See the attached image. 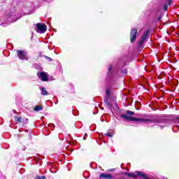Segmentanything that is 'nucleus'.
<instances>
[{
    "label": "nucleus",
    "mask_w": 179,
    "mask_h": 179,
    "mask_svg": "<svg viewBox=\"0 0 179 179\" xmlns=\"http://www.w3.org/2000/svg\"><path fill=\"white\" fill-rule=\"evenodd\" d=\"M157 20V22H162V15H159Z\"/></svg>",
    "instance_id": "nucleus-28"
},
{
    "label": "nucleus",
    "mask_w": 179,
    "mask_h": 179,
    "mask_svg": "<svg viewBox=\"0 0 179 179\" xmlns=\"http://www.w3.org/2000/svg\"><path fill=\"white\" fill-rule=\"evenodd\" d=\"M17 57L20 59H25V61L29 60V57H27V56H26V55H27V51L17 50Z\"/></svg>",
    "instance_id": "nucleus-4"
},
{
    "label": "nucleus",
    "mask_w": 179,
    "mask_h": 179,
    "mask_svg": "<svg viewBox=\"0 0 179 179\" xmlns=\"http://www.w3.org/2000/svg\"><path fill=\"white\" fill-rule=\"evenodd\" d=\"M40 90H41L43 96H47V94H48V92H47V90H45L44 87H41Z\"/></svg>",
    "instance_id": "nucleus-13"
},
{
    "label": "nucleus",
    "mask_w": 179,
    "mask_h": 179,
    "mask_svg": "<svg viewBox=\"0 0 179 179\" xmlns=\"http://www.w3.org/2000/svg\"><path fill=\"white\" fill-rule=\"evenodd\" d=\"M149 33H150V29H147L143 35L141 36L139 42H138V47H142V45H143V43H145V41H146V38H148V36H149Z\"/></svg>",
    "instance_id": "nucleus-3"
},
{
    "label": "nucleus",
    "mask_w": 179,
    "mask_h": 179,
    "mask_svg": "<svg viewBox=\"0 0 179 179\" xmlns=\"http://www.w3.org/2000/svg\"><path fill=\"white\" fill-rule=\"evenodd\" d=\"M36 28H35V30L41 34H43L47 31V26L45 24L37 23L36 24Z\"/></svg>",
    "instance_id": "nucleus-1"
},
{
    "label": "nucleus",
    "mask_w": 179,
    "mask_h": 179,
    "mask_svg": "<svg viewBox=\"0 0 179 179\" xmlns=\"http://www.w3.org/2000/svg\"><path fill=\"white\" fill-rule=\"evenodd\" d=\"M114 106H115V108L116 110H118L120 108V107H118V103H117V102H115V103H114Z\"/></svg>",
    "instance_id": "nucleus-27"
},
{
    "label": "nucleus",
    "mask_w": 179,
    "mask_h": 179,
    "mask_svg": "<svg viewBox=\"0 0 179 179\" xmlns=\"http://www.w3.org/2000/svg\"><path fill=\"white\" fill-rule=\"evenodd\" d=\"M176 83H178V80H176Z\"/></svg>",
    "instance_id": "nucleus-40"
},
{
    "label": "nucleus",
    "mask_w": 179,
    "mask_h": 179,
    "mask_svg": "<svg viewBox=\"0 0 179 179\" xmlns=\"http://www.w3.org/2000/svg\"><path fill=\"white\" fill-rule=\"evenodd\" d=\"M141 106H142V104L141 103V102H139L138 101H136L135 107H136V110H140Z\"/></svg>",
    "instance_id": "nucleus-15"
},
{
    "label": "nucleus",
    "mask_w": 179,
    "mask_h": 179,
    "mask_svg": "<svg viewBox=\"0 0 179 179\" xmlns=\"http://www.w3.org/2000/svg\"><path fill=\"white\" fill-rule=\"evenodd\" d=\"M136 34H138V29L134 28L130 31V41L131 43H135L136 40Z\"/></svg>",
    "instance_id": "nucleus-6"
},
{
    "label": "nucleus",
    "mask_w": 179,
    "mask_h": 179,
    "mask_svg": "<svg viewBox=\"0 0 179 179\" xmlns=\"http://www.w3.org/2000/svg\"><path fill=\"white\" fill-rule=\"evenodd\" d=\"M128 121H131L134 122H152L150 119L138 118L129 116Z\"/></svg>",
    "instance_id": "nucleus-2"
},
{
    "label": "nucleus",
    "mask_w": 179,
    "mask_h": 179,
    "mask_svg": "<svg viewBox=\"0 0 179 179\" xmlns=\"http://www.w3.org/2000/svg\"><path fill=\"white\" fill-rule=\"evenodd\" d=\"M44 57H45V59H48V61H50V62L52 61V59L51 57H48V56H44Z\"/></svg>",
    "instance_id": "nucleus-26"
},
{
    "label": "nucleus",
    "mask_w": 179,
    "mask_h": 179,
    "mask_svg": "<svg viewBox=\"0 0 179 179\" xmlns=\"http://www.w3.org/2000/svg\"><path fill=\"white\" fill-rule=\"evenodd\" d=\"M126 114H128L129 115H135V112H133L131 110H127Z\"/></svg>",
    "instance_id": "nucleus-21"
},
{
    "label": "nucleus",
    "mask_w": 179,
    "mask_h": 179,
    "mask_svg": "<svg viewBox=\"0 0 179 179\" xmlns=\"http://www.w3.org/2000/svg\"><path fill=\"white\" fill-rule=\"evenodd\" d=\"M39 79H41L43 82H48L50 79L48 78V74L44 71H41L40 75L38 73H37Z\"/></svg>",
    "instance_id": "nucleus-7"
},
{
    "label": "nucleus",
    "mask_w": 179,
    "mask_h": 179,
    "mask_svg": "<svg viewBox=\"0 0 179 179\" xmlns=\"http://www.w3.org/2000/svg\"><path fill=\"white\" fill-rule=\"evenodd\" d=\"M1 24H4L3 23H2Z\"/></svg>",
    "instance_id": "nucleus-42"
},
{
    "label": "nucleus",
    "mask_w": 179,
    "mask_h": 179,
    "mask_svg": "<svg viewBox=\"0 0 179 179\" xmlns=\"http://www.w3.org/2000/svg\"><path fill=\"white\" fill-rule=\"evenodd\" d=\"M15 121H16L17 122L21 123V122H23V119L22 118V117H17V116H16V117H15Z\"/></svg>",
    "instance_id": "nucleus-19"
},
{
    "label": "nucleus",
    "mask_w": 179,
    "mask_h": 179,
    "mask_svg": "<svg viewBox=\"0 0 179 179\" xmlns=\"http://www.w3.org/2000/svg\"><path fill=\"white\" fill-rule=\"evenodd\" d=\"M49 80H54V78L52 76L48 78Z\"/></svg>",
    "instance_id": "nucleus-33"
},
{
    "label": "nucleus",
    "mask_w": 179,
    "mask_h": 179,
    "mask_svg": "<svg viewBox=\"0 0 179 179\" xmlns=\"http://www.w3.org/2000/svg\"><path fill=\"white\" fill-rule=\"evenodd\" d=\"M136 173H137V177H141L142 179H150L145 172L136 171Z\"/></svg>",
    "instance_id": "nucleus-9"
},
{
    "label": "nucleus",
    "mask_w": 179,
    "mask_h": 179,
    "mask_svg": "<svg viewBox=\"0 0 179 179\" xmlns=\"http://www.w3.org/2000/svg\"><path fill=\"white\" fill-rule=\"evenodd\" d=\"M34 179H45V176H36Z\"/></svg>",
    "instance_id": "nucleus-25"
},
{
    "label": "nucleus",
    "mask_w": 179,
    "mask_h": 179,
    "mask_svg": "<svg viewBox=\"0 0 179 179\" xmlns=\"http://www.w3.org/2000/svg\"><path fill=\"white\" fill-rule=\"evenodd\" d=\"M23 122H24L25 124H27V122H29V119L26 118L23 120Z\"/></svg>",
    "instance_id": "nucleus-29"
},
{
    "label": "nucleus",
    "mask_w": 179,
    "mask_h": 179,
    "mask_svg": "<svg viewBox=\"0 0 179 179\" xmlns=\"http://www.w3.org/2000/svg\"><path fill=\"white\" fill-rule=\"evenodd\" d=\"M120 118H123L124 120H126V121H128L129 116L124 114L120 115Z\"/></svg>",
    "instance_id": "nucleus-18"
},
{
    "label": "nucleus",
    "mask_w": 179,
    "mask_h": 179,
    "mask_svg": "<svg viewBox=\"0 0 179 179\" xmlns=\"http://www.w3.org/2000/svg\"><path fill=\"white\" fill-rule=\"evenodd\" d=\"M114 170H115V169H111L108 170V171H114Z\"/></svg>",
    "instance_id": "nucleus-34"
},
{
    "label": "nucleus",
    "mask_w": 179,
    "mask_h": 179,
    "mask_svg": "<svg viewBox=\"0 0 179 179\" xmlns=\"http://www.w3.org/2000/svg\"><path fill=\"white\" fill-rule=\"evenodd\" d=\"M104 103L106 106V107L110 110V111L113 113V108H114V106H113V103L108 101V96L105 97Z\"/></svg>",
    "instance_id": "nucleus-8"
},
{
    "label": "nucleus",
    "mask_w": 179,
    "mask_h": 179,
    "mask_svg": "<svg viewBox=\"0 0 179 179\" xmlns=\"http://www.w3.org/2000/svg\"><path fill=\"white\" fill-rule=\"evenodd\" d=\"M101 110H104V108L103 107H101Z\"/></svg>",
    "instance_id": "nucleus-38"
},
{
    "label": "nucleus",
    "mask_w": 179,
    "mask_h": 179,
    "mask_svg": "<svg viewBox=\"0 0 179 179\" xmlns=\"http://www.w3.org/2000/svg\"><path fill=\"white\" fill-rule=\"evenodd\" d=\"M48 127H53L54 128H55V125L54 124H52V123L49 124Z\"/></svg>",
    "instance_id": "nucleus-31"
},
{
    "label": "nucleus",
    "mask_w": 179,
    "mask_h": 179,
    "mask_svg": "<svg viewBox=\"0 0 179 179\" xmlns=\"http://www.w3.org/2000/svg\"><path fill=\"white\" fill-rule=\"evenodd\" d=\"M161 78H160V76H159V79H160Z\"/></svg>",
    "instance_id": "nucleus-39"
},
{
    "label": "nucleus",
    "mask_w": 179,
    "mask_h": 179,
    "mask_svg": "<svg viewBox=\"0 0 179 179\" xmlns=\"http://www.w3.org/2000/svg\"><path fill=\"white\" fill-rule=\"evenodd\" d=\"M113 136L114 134L113 133L105 134V136H108L109 138H113Z\"/></svg>",
    "instance_id": "nucleus-23"
},
{
    "label": "nucleus",
    "mask_w": 179,
    "mask_h": 179,
    "mask_svg": "<svg viewBox=\"0 0 179 179\" xmlns=\"http://www.w3.org/2000/svg\"><path fill=\"white\" fill-rule=\"evenodd\" d=\"M99 178H106V179H113L114 178L113 176L110 173H101L99 175Z\"/></svg>",
    "instance_id": "nucleus-10"
},
{
    "label": "nucleus",
    "mask_w": 179,
    "mask_h": 179,
    "mask_svg": "<svg viewBox=\"0 0 179 179\" xmlns=\"http://www.w3.org/2000/svg\"><path fill=\"white\" fill-rule=\"evenodd\" d=\"M34 66L35 68V69H37L38 71H41V69H43V67L41 66V64H34Z\"/></svg>",
    "instance_id": "nucleus-12"
},
{
    "label": "nucleus",
    "mask_w": 179,
    "mask_h": 179,
    "mask_svg": "<svg viewBox=\"0 0 179 179\" xmlns=\"http://www.w3.org/2000/svg\"><path fill=\"white\" fill-rule=\"evenodd\" d=\"M121 73H124V75H127V73H128V70L127 69H122Z\"/></svg>",
    "instance_id": "nucleus-22"
},
{
    "label": "nucleus",
    "mask_w": 179,
    "mask_h": 179,
    "mask_svg": "<svg viewBox=\"0 0 179 179\" xmlns=\"http://www.w3.org/2000/svg\"><path fill=\"white\" fill-rule=\"evenodd\" d=\"M167 9H169V5L167 4V3H165L164 4V10H167Z\"/></svg>",
    "instance_id": "nucleus-24"
},
{
    "label": "nucleus",
    "mask_w": 179,
    "mask_h": 179,
    "mask_svg": "<svg viewBox=\"0 0 179 179\" xmlns=\"http://www.w3.org/2000/svg\"><path fill=\"white\" fill-rule=\"evenodd\" d=\"M161 127V128H163V126H160Z\"/></svg>",
    "instance_id": "nucleus-41"
},
{
    "label": "nucleus",
    "mask_w": 179,
    "mask_h": 179,
    "mask_svg": "<svg viewBox=\"0 0 179 179\" xmlns=\"http://www.w3.org/2000/svg\"><path fill=\"white\" fill-rule=\"evenodd\" d=\"M117 73H118V69H114L113 71V65H110L108 70V78L109 79H113V78H114Z\"/></svg>",
    "instance_id": "nucleus-5"
},
{
    "label": "nucleus",
    "mask_w": 179,
    "mask_h": 179,
    "mask_svg": "<svg viewBox=\"0 0 179 179\" xmlns=\"http://www.w3.org/2000/svg\"><path fill=\"white\" fill-rule=\"evenodd\" d=\"M8 22H10L11 23H13V22H16V20H17V19H13V16H9L8 17Z\"/></svg>",
    "instance_id": "nucleus-17"
},
{
    "label": "nucleus",
    "mask_w": 179,
    "mask_h": 179,
    "mask_svg": "<svg viewBox=\"0 0 179 179\" xmlns=\"http://www.w3.org/2000/svg\"><path fill=\"white\" fill-rule=\"evenodd\" d=\"M34 111H40V110H43V106H36L34 108Z\"/></svg>",
    "instance_id": "nucleus-16"
},
{
    "label": "nucleus",
    "mask_w": 179,
    "mask_h": 179,
    "mask_svg": "<svg viewBox=\"0 0 179 179\" xmlns=\"http://www.w3.org/2000/svg\"><path fill=\"white\" fill-rule=\"evenodd\" d=\"M13 113H16V110H13Z\"/></svg>",
    "instance_id": "nucleus-37"
},
{
    "label": "nucleus",
    "mask_w": 179,
    "mask_h": 179,
    "mask_svg": "<svg viewBox=\"0 0 179 179\" xmlns=\"http://www.w3.org/2000/svg\"><path fill=\"white\" fill-rule=\"evenodd\" d=\"M155 122H158L159 124H166V122H169V119H158Z\"/></svg>",
    "instance_id": "nucleus-11"
},
{
    "label": "nucleus",
    "mask_w": 179,
    "mask_h": 179,
    "mask_svg": "<svg viewBox=\"0 0 179 179\" xmlns=\"http://www.w3.org/2000/svg\"><path fill=\"white\" fill-rule=\"evenodd\" d=\"M106 97H110L111 94L110 92V90H108V89L106 90Z\"/></svg>",
    "instance_id": "nucleus-20"
},
{
    "label": "nucleus",
    "mask_w": 179,
    "mask_h": 179,
    "mask_svg": "<svg viewBox=\"0 0 179 179\" xmlns=\"http://www.w3.org/2000/svg\"><path fill=\"white\" fill-rule=\"evenodd\" d=\"M127 176L129 178H138V176L134 173H129Z\"/></svg>",
    "instance_id": "nucleus-14"
},
{
    "label": "nucleus",
    "mask_w": 179,
    "mask_h": 179,
    "mask_svg": "<svg viewBox=\"0 0 179 179\" xmlns=\"http://www.w3.org/2000/svg\"><path fill=\"white\" fill-rule=\"evenodd\" d=\"M168 4L170 6L171 5V2H173V0H167Z\"/></svg>",
    "instance_id": "nucleus-30"
},
{
    "label": "nucleus",
    "mask_w": 179,
    "mask_h": 179,
    "mask_svg": "<svg viewBox=\"0 0 179 179\" xmlns=\"http://www.w3.org/2000/svg\"><path fill=\"white\" fill-rule=\"evenodd\" d=\"M176 120H178V122L179 123V117H176Z\"/></svg>",
    "instance_id": "nucleus-36"
},
{
    "label": "nucleus",
    "mask_w": 179,
    "mask_h": 179,
    "mask_svg": "<svg viewBox=\"0 0 179 179\" xmlns=\"http://www.w3.org/2000/svg\"><path fill=\"white\" fill-rule=\"evenodd\" d=\"M39 55H40V57H43L42 52H40V53H39Z\"/></svg>",
    "instance_id": "nucleus-35"
},
{
    "label": "nucleus",
    "mask_w": 179,
    "mask_h": 179,
    "mask_svg": "<svg viewBox=\"0 0 179 179\" xmlns=\"http://www.w3.org/2000/svg\"><path fill=\"white\" fill-rule=\"evenodd\" d=\"M122 174H123L124 176H128L129 173L128 172H122Z\"/></svg>",
    "instance_id": "nucleus-32"
}]
</instances>
